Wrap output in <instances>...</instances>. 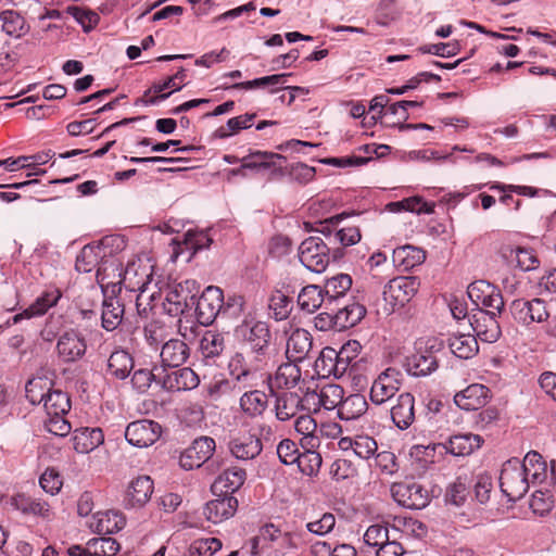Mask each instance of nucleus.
Returning <instances> with one entry per match:
<instances>
[{
	"mask_svg": "<svg viewBox=\"0 0 556 556\" xmlns=\"http://www.w3.org/2000/svg\"><path fill=\"white\" fill-rule=\"evenodd\" d=\"M300 451L294 441L285 439L277 446V455L285 465L296 464L300 459Z\"/></svg>",
	"mask_w": 556,
	"mask_h": 556,
	"instance_id": "obj_64",
	"label": "nucleus"
},
{
	"mask_svg": "<svg viewBox=\"0 0 556 556\" xmlns=\"http://www.w3.org/2000/svg\"><path fill=\"white\" fill-rule=\"evenodd\" d=\"M153 264L146 256L132 257L128 261L123 273H118L121 279L117 282L108 280L109 267L101 266L97 271V281L103 293H113L122 291V286L126 291L136 293V304L139 308L140 301L147 291H150L153 283Z\"/></svg>",
	"mask_w": 556,
	"mask_h": 556,
	"instance_id": "obj_2",
	"label": "nucleus"
},
{
	"mask_svg": "<svg viewBox=\"0 0 556 556\" xmlns=\"http://www.w3.org/2000/svg\"><path fill=\"white\" fill-rule=\"evenodd\" d=\"M316 367L325 376H333L336 378L343 377L341 370L342 367L338 365L333 348L326 346L321 350L318 358L316 359Z\"/></svg>",
	"mask_w": 556,
	"mask_h": 556,
	"instance_id": "obj_51",
	"label": "nucleus"
},
{
	"mask_svg": "<svg viewBox=\"0 0 556 556\" xmlns=\"http://www.w3.org/2000/svg\"><path fill=\"white\" fill-rule=\"evenodd\" d=\"M48 416L66 415L71 409V401L66 393L52 389L43 402Z\"/></svg>",
	"mask_w": 556,
	"mask_h": 556,
	"instance_id": "obj_49",
	"label": "nucleus"
},
{
	"mask_svg": "<svg viewBox=\"0 0 556 556\" xmlns=\"http://www.w3.org/2000/svg\"><path fill=\"white\" fill-rule=\"evenodd\" d=\"M312 350V338L308 331L295 329L287 341V357L295 363L305 359Z\"/></svg>",
	"mask_w": 556,
	"mask_h": 556,
	"instance_id": "obj_27",
	"label": "nucleus"
},
{
	"mask_svg": "<svg viewBox=\"0 0 556 556\" xmlns=\"http://www.w3.org/2000/svg\"><path fill=\"white\" fill-rule=\"evenodd\" d=\"M391 494L399 505L409 509H421L429 503L428 491L419 483L413 481L393 483Z\"/></svg>",
	"mask_w": 556,
	"mask_h": 556,
	"instance_id": "obj_10",
	"label": "nucleus"
},
{
	"mask_svg": "<svg viewBox=\"0 0 556 556\" xmlns=\"http://www.w3.org/2000/svg\"><path fill=\"white\" fill-rule=\"evenodd\" d=\"M546 478V463L538 452L531 451L523 460L514 457L503 464L500 488L508 501L517 502L527 494L531 484L542 483Z\"/></svg>",
	"mask_w": 556,
	"mask_h": 556,
	"instance_id": "obj_1",
	"label": "nucleus"
},
{
	"mask_svg": "<svg viewBox=\"0 0 556 556\" xmlns=\"http://www.w3.org/2000/svg\"><path fill=\"white\" fill-rule=\"evenodd\" d=\"M86 350L85 337L75 330L65 331L59 337L56 351L59 357L65 363L80 359L85 355Z\"/></svg>",
	"mask_w": 556,
	"mask_h": 556,
	"instance_id": "obj_18",
	"label": "nucleus"
},
{
	"mask_svg": "<svg viewBox=\"0 0 556 556\" xmlns=\"http://www.w3.org/2000/svg\"><path fill=\"white\" fill-rule=\"evenodd\" d=\"M283 160V156L276 153L255 151L241 159L243 168L252 170H271L280 169L277 161Z\"/></svg>",
	"mask_w": 556,
	"mask_h": 556,
	"instance_id": "obj_34",
	"label": "nucleus"
},
{
	"mask_svg": "<svg viewBox=\"0 0 556 556\" xmlns=\"http://www.w3.org/2000/svg\"><path fill=\"white\" fill-rule=\"evenodd\" d=\"M361 350L362 345L356 340L348 341L338 351L334 349V356L338 359V365L342 367L343 376L346 374L352 363L358 357Z\"/></svg>",
	"mask_w": 556,
	"mask_h": 556,
	"instance_id": "obj_53",
	"label": "nucleus"
},
{
	"mask_svg": "<svg viewBox=\"0 0 556 556\" xmlns=\"http://www.w3.org/2000/svg\"><path fill=\"white\" fill-rule=\"evenodd\" d=\"M268 406V396L265 392L260 390L249 391L240 397V408L242 412L251 417L261 416Z\"/></svg>",
	"mask_w": 556,
	"mask_h": 556,
	"instance_id": "obj_39",
	"label": "nucleus"
},
{
	"mask_svg": "<svg viewBox=\"0 0 556 556\" xmlns=\"http://www.w3.org/2000/svg\"><path fill=\"white\" fill-rule=\"evenodd\" d=\"M61 298L59 290L45 292L39 296L31 305H29L23 313L13 316V323L16 324L23 318H31L35 316H41L47 311L54 306Z\"/></svg>",
	"mask_w": 556,
	"mask_h": 556,
	"instance_id": "obj_35",
	"label": "nucleus"
},
{
	"mask_svg": "<svg viewBox=\"0 0 556 556\" xmlns=\"http://www.w3.org/2000/svg\"><path fill=\"white\" fill-rule=\"evenodd\" d=\"M134 367L132 357L124 350L113 352L108 361V371L117 379H125Z\"/></svg>",
	"mask_w": 556,
	"mask_h": 556,
	"instance_id": "obj_44",
	"label": "nucleus"
},
{
	"mask_svg": "<svg viewBox=\"0 0 556 556\" xmlns=\"http://www.w3.org/2000/svg\"><path fill=\"white\" fill-rule=\"evenodd\" d=\"M223 307L224 293L218 287L208 286L199 299L195 298L194 311L199 323L202 325L212 324L217 316L222 315Z\"/></svg>",
	"mask_w": 556,
	"mask_h": 556,
	"instance_id": "obj_8",
	"label": "nucleus"
},
{
	"mask_svg": "<svg viewBox=\"0 0 556 556\" xmlns=\"http://www.w3.org/2000/svg\"><path fill=\"white\" fill-rule=\"evenodd\" d=\"M295 431L303 435L301 442L306 448H318L320 446L317 429L318 425L309 415H302L295 419Z\"/></svg>",
	"mask_w": 556,
	"mask_h": 556,
	"instance_id": "obj_41",
	"label": "nucleus"
},
{
	"mask_svg": "<svg viewBox=\"0 0 556 556\" xmlns=\"http://www.w3.org/2000/svg\"><path fill=\"white\" fill-rule=\"evenodd\" d=\"M212 239L205 231L188 230L184 235V240H173L172 261L176 262L180 256L185 255V261L190 262L193 255L202 249L208 248Z\"/></svg>",
	"mask_w": 556,
	"mask_h": 556,
	"instance_id": "obj_16",
	"label": "nucleus"
},
{
	"mask_svg": "<svg viewBox=\"0 0 556 556\" xmlns=\"http://www.w3.org/2000/svg\"><path fill=\"white\" fill-rule=\"evenodd\" d=\"M237 339L244 342L252 354L264 356L269 348L271 333L265 321L244 319L235 329Z\"/></svg>",
	"mask_w": 556,
	"mask_h": 556,
	"instance_id": "obj_4",
	"label": "nucleus"
},
{
	"mask_svg": "<svg viewBox=\"0 0 556 556\" xmlns=\"http://www.w3.org/2000/svg\"><path fill=\"white\" fill-rule=\"evenodd\" d=\"M404 366L409 375L420 377L434 371L438 362L432 354L415 353L406 358Z\"/></svg>",
	"mask_w": 556,
	"mask_h": 556,
	"instance_id": "obj_40",
	"label": "nucleus"
},
{
	"mask_svg": "<svg viewBox=\"0 0 556 556\" xmlns=\"http://www.w3.org/2000/svg\"><path fill=\"white\" fill-rule=\"evenodd\" d=\"M313 397H316L319 406L327 410L339 409L344 397V390L339 384L329 383L324 386L318 392H315Z\"/></svg>",
	"mask_w": 556,
	"mask_h": 556,
	"instance_id": "obj_47",
	"label": "nucleus"
},
{
	"mask_svg": "<svg viewBox=\"0 0 556 556\" xmlns=\"http://www.w3.org/2000/svg\"><path fill=\"white\" fill-rule=\"evenodd\" d=\"M190 355V349L184 340L169 339L162 345V368L178 367L186 363Z\"/></svg>",
	"mask_w": 556,
	"mask_h": 556,
	"instance_id": "obj_26",
	"label": "nucleus"
},
{
	"mask_svg": "<svg viewBox=\"0 0 556 556\" xmlns=\"http://www.w3.org/2000/svg\"><path fill=\"white\" fill-rule=\"evenodd\" d=\"M222 548V542L216 538L199 539L191 543L189 556H213Z\"/></svg>",
	"mask_w": 556,
	"mask_h": 556,
	"instance_id": "obj_62",
	"label": "nucleus"
},
{
	"mask_svg": "<svg viewBox=\"0 0 556 556\" xmlns=\"http://www.w3.org/2000/svg\"><path fill=\"white\" fill-rule=\"evenodd\" d=\"M420 287L417 277H396L389 281L383 290V299L393 309L403 307L416 295Z\"/></svg>",
	"mask_w": 556,
	"mask_h": 556,
	"instance_id": "obj_7",
	"label": "nucleus"
},
{
	"mask_svg": "<svg viewBox=\"0 0 556 556\" xmlns=\"http://www.w3.org/2000/svg\"><path fill=\"white\" fill-rule=\"evenodd\" d=\"M301 379V370L295 363L281 364L274 377L273 386L279 389L294 388Z\"/></svg>",
	"mask_w": 556,
	"mask_h": 556,
	"instance_id": "obj_48",
	"label": "nucleus"
},
{
	"mask_svg": "<svg viewBox=\"0 0 556 556\" xmlns=\"http://www.w3.org/2000/svg\"><path fill=\"white\" fill-rule=\"evenodd\" d=\"M483 440L480 435L465 433L451 437L443 446L446 452L454 456H467L478 450Z\"/></svg>",
	"mask_w": 556,
	"mask_h": 556,
	"instance_id": "obj_31",
	"label": "nucleus"
},
{
	"mask_svg": "<svg viewBox=\"0 0 556 556\" xmlns=\"http://www.w3.org/2000/svg\"><path fill=\"white\" fill-rule=\"evenodd\" d=\"M73 445L77 453L87 454L96 450L104 442V435L100 428H79L74 431Z\"/></svg>",
	"mask_w": 556,
	"mask_h": 556,
	"instance_id": "obj_29",
	"label": "nucleus"
},
{
	"mask_svg": "<svg viewBox=\"0 0 556 556\" xmlns=\"http://www.w3.org/2000/svg\"><path fill=\"white\" fill-rule=\"evenodd\" d=\"M368 408L367 401L364 395L355 393L348 397H343L342 404L339 406L338 416L343 420H353L361 417Z\"/></svg>",
	"mask_w": 556,
	"mask_h": 556,
	"instance_id": "obj_43",
	"label": "nucleus"
},
{
	"mask_svg": "<svg viewBox=\"0 0 556 556\" xmlns=\"http://www.w3.org/2000/svg\"><path fill=\"white\" fill-rule=\"evenodd\" d=\"M426 260V253L422 249L414 245H403L393 250V264L403 271L413 269L422 264Z\"/></svg>",
	"mask_w": 556,
	"mask_h": 556,
	"instance_id": "obj_30",
	"label": "nucleus"
},
{
	"mask_svg": "<svg viewBox=\"0 0 556 556\" xmlns=\"http://www.w3.org/2000/svg\"><path fill=\"white\" fill-rule=\"evenodd\" d=\"M352 286V278L346 274H339L327 280L325 285L326 299L329 304L345 294Z\"/></svg>",
	"mask_w": 556,
	"mask_h": 556,
	"instance_id": "obj_52",
	"label": "nucleus"
},
{
	"mask_svg": "<svg viewBox=\"0 0 556 556\" xmlns=\"http://www.w3.org/2000/svg\"><path fill=\"white\" fill-rule=\"evenodd\" d=\"M3 31L14 38H21L29 31V25L24 16L14 10H5L0 13Z\"/></svg>",
	"mask_w": 556,
	"mask_h": 556,
	"instance_id": "obj_42",
	"label": "nucleus"
},
{
	"mask_svg": "<svg viewBox=\"0 0 556 556\" xmlns=\"http://www.w3.org/2000/svg\"><path fill=\"white\" fill-rule=\"evenodd\" d=\"M508 257L511 262L515 261L516 266L523 271L535 269L540 264L535 253L532 250L526 248L510 249Z\"/></svg>",
	"mask_w": 556,
	"mask_h": 556,
	"instance_id": "obj_56",
	"label": "nucleus"
},
{
	"mask_svg": "<svg viewBox=\"0 0 556 556\" xmlns=\"http://www.w3.org/2000/svg\"><path fill=\"white\" fill-rule=\"evenodd\" d=\"M163 372L164 368L156 366L152 370L138 369L131 377L132 386L141 392L146 391L151 386L152 381L161 386Z\"/></svg>",
	"mask_w": 556,
	"mask_h": 556,
	"instance_id": "obj_55",
	"label": "nucleus"
},
{
	"mask_svg": "<svg viewBox=\"0 0 556 556\" xmlns=\"http://www.w3.org/2000/svg\"><path fill=\"white\" fill-rule=\"evenodd\" d=\"M52 389L53 382L51 379L47 377H36L28 380L26 383V397L34 405L43 404Z\"/></svg>",
	"mask_w": 556,
	"mask_h": 556,
	"instance_id": "obj_45",
	"label": "nucleus"
},
{
	"mask_svg": "<svg viewBox=\"0 0 556 556\" xmlns=\"http://www.w3.org/2000/svg\"><path fill=\"white\" fill-rule=\"evenodd\" d=\"M245 470L233 466L225 469L215 480L213 488L227 495L232 494L244 483Z\"/></svg>",
	"mask_w": 556,
	"mask_h": 556,
	"instance_id": "obj_33",
	"label": "nucleus"
},
{
	"mask_svg": "<svg viewBox=\"0 0 556 556\" xmlns=\"http://www.w3.org/2000/svg\"><path fill=\"white\" fill-rule=\"evenodd\" d=\"M316 448H307L305 453L300 454L298 467L302 473L306 476H314L321 467L323 458Z\"/></svg>",
	"mask_w": 556,
	"mask_h": 556,
	"instance_id": "obj_60",
	"label": "nucleus"
},
{
	"mask_svg": "<svg viewBox=\"0 0 556 556\" xmlns=\"http://www.w3.org/2000/svg\"><path fill=\"white\" fill-rule=\"evenodd\" d=\"M262 356L257 354L244 355L235 353L229 363V374L238 382L247 383L255 378L256 372L262 366Z\"/></svg>",
	"mask_w": 556,
	"mask_h": 556,
	"instance_id": "obj_17",
	"label": "nucleus"
},
{
	"mask_svg": "<svg viewBox=\"0 0 556 556\" xmlns=\"http://www.w3.org/2000/svg\"><path fill=\"white\" fill-rule=\"evenodd\" d=\"M228 450L237 459L249 460L261 454L263 445L261 439L249 431H232L229 434Z\"/></svg>",
	"mask_w": 556,
	"mask_h": 556,
	"instance_id": "obj_14",
	"label": "nucleus"
},
{
	"mask_svg": "<svg viewBox=\"0 0 556 556\" xmlns=\"http://www.w3.org/2000/svg\"><path fill=\"white\" fill-rule=\"evenodd\" d=\"M255 114H243L232 118H229L226 127H220L216 134L219 138H227L242 129L251 127Z\"/></svg>",
	"mask_w": 556,
	"mask_h": 556,
	"instance_id": "obj_61",
	"label": "nucleus"
},
{
	"mask_svg": "<svg viewBox=\"0 0 556 556\" xmlns=\"http://www.w3.org/2000/svg\"><path fill=\"white\" fill-rule=\"evenodd\" d=\"M447 342L451 352L463 359L475 356L479 350L477 338L469 333L452 334Z\"/></svg>",
	"mask_w": 556,
	"mask_h": 556,
	"instance_id": "obj_37",
	"label": "nucleus"
},
{
	"mask_svg": "<svg viewBox=\"0 0 556 556\" xmlns=\"http://www.w3.org/2000/svg\"><path fill=\"white\" fill-rule=\"evenodd\" d=\"M469 299L483 309L502 313L505 306L501 291L486 280H477L467 288Z\"/></svg>",
	"mask_w": 556,
	"mask_h": 556,
	"instance_id": "obj_11",
	"label": "nucleus"
},
{
	"mask_svg": "<svg viewBox=\"0 0 556 556\" xmlns=\"http://www.w3.org/2000/svg\"><path fill=\"white\" fill-rule=\"evenodd\" d=\"M501 313L483 308H477L469 316V324L476 333V338L486 343L496 342L501 334L498 317Z\"/></svg>",
	"mask_w": 556,
	"mask_h": 556,
	"instance_id": "obj_9",
	"label": "nucleus"
},
{
	"mask_svg": "<svg viewBox=\"0 0 556 556\" xmlns=\"http://www.w3.org/2000/svg\"><path fill=\"white\" fill-rule=\"evenodd\" d=\"M105 249L102 244H87L85 245L76 257L75 268L79 273H90L97 267L99 268L100 261L105 257ZM108 261L102 263L101 266L111 268L113 273L118 271L117 265Z\"/></svg>",
	"mask_w": 556,
	"mask_h": 556,
	"instance_id": "obj_19",
	"label": "nucleus"
},
{
	"mask_svg": "<svg viewBox=\"0 0 556 556\" xmlns=\"http://www.w3.org/2000/svg\"><path fill=\"white\" fill-rule=\"evenodd\" d=\"M225 349L224 336L214 330H206L200 341V350L204 357H216Z\"/></svg>",
	"mask_w": 556,
	"mask_h": 556,
	"instance_id": "obj_50",
	"label": "nucleus"
},
{
	"mask_svg": "<svg viewBox=\"0 0 556 556\" xmlns=\"http://www.w3.org/2000/svg\"><path fill=\"white\" fill-rule=\"evenodd\" d=\"M402 381L403 375L396 368L389 367L381 371L370 388L371 403L381 405L390 401L399 392Z\"/></svg>",
	"mask_w": 556,
	"mask_h": 556,
	"instance_id": "obj_6",
	"label": "nucleus"
},
{
	"mask_svg": "<svg viewBox=\"0 0 556 556\" xmlns=\"http://www.w3.org/2000/svg\"><path fill=\"white\" fill-rule=\"evenodd\" d=\"M324 303L329 304L324 289L317 285L304 287L298 295L299 306L302 311L307 313H314L320 308Z\"/></svg>",
	"mask_w": 556,
	"mask_h": 556,
	"instance_id": "obj_38",
	"label": "nucleus"
},
{
	"mask_svg": "<svg viewBox=\"0 0 556 556\" xmlns=\"http://www.w3.org/2000/svg\"><path fill=\"white\" fill-rule=\"evenodd\" d=\"M153 493V481L149 476H139L131 480L124 498L126 508L141 507Z\"/></svg>",
	"mask_w": 556,
	"mask_h": 556,
	"instance_id": "obj_21",
	"label": "nucleus"
},
{
	"mask_svg": "<svg viewBox=\"0 0 556 556\" xmlns=\"http://www.w3.org/2000/svg\"><path fill=\"white\" fill-rule=\"evenodd\" d=\"M144 338L150 345L157 346L159 344L166 342L169 336V328L160 320H152L144 326L143 329Z\"/></svg>",
	"mask_w": 556,
	"mask_h": 556,
	"instance_id": "obj_58",
	"label": "nucleus"
},
{
	"mask_svg": "<svg viewBox=\"0 0 556 556\" xmlns=\"http://www.w3.org/2000/svg\"><path fill=\"white\" fill-rule=\"evenodd\" d=\"M215 447L216 444L213 438L201 437L195 439L192 444L181 453L179 457L180 467L185 470L201 467L213 456Z\"/></svg>",
	"mask_w": 556,
	"mask_h": 556,
	"instance_id": "obj_13",
	"label": "nucleus"
},
{
	"mask_svg": "<svg viewBox=\"0 0 556 556\" xmlns=\"http://www.w3.org/2000/svg\"><path fill=\"white\" fill-rule=\"evenodd\" d=\"M510 312L514 319L525 326L532 323H542L548 318L545 303L541 299L530 301L523 299L514 300L510 304Z\"/></svg>",
	"mask_w": 556,
	"mask_h": 556,
	"instance_id": "obj_15",
	"label": "nucleus"
},
{
	"mask_svg": "<svg viewBox=\"0 0 556 556\" xmlns=\"http://www.w3.org/2000/svg\"><path fill=\"white\" fill-rule=\"evenodd\" d=\"M238 508V501L231 495L225 494L207 502L203 508V515L213 523H220L235 515Z\"/></svg>",
	"mask_w": 556,
	"mask_h": 556,
	"instance_id": "obj_22",
	"label": "nucleus"
},
{
	"mask_svg": "<svg viewBox=\"0 0 556 556\" xmlns=\"http://www.w3.org/2000/svg\"><path fill=\"white\" fill-rule=\"evenodd\" d=\"M200 286L193 279H186L167 286L163 307L170 316H178L192 309Z\"/></svg>",
	"mask_w": 556,
	"mask_h": 556,
	"instance_id": "obj_3",
	"label": "nucleus"
},
{
	"mask_svg": "<svg viewBox=\"0 0 556 556\" xmlns=\"http://www.w3.org/2000/svg\"><path fill=\"white\" fill-rule=\"evenodd\" d=\"M200 383L198 375L189 367L162 374L161 387L167 391H186L197 388Z\"/></svg>",
	"mask_w": 556,
	"mask_h": 556,
	"instance_id": "obj_20",
	"label": "nucleus"
},
{
	"mask_svg": "<svg viewBox=\"0 0 556 556\" xmlns=\"http://www.w3.org/2000/svg\"><path fill=\"white\" fill-rule=\"evenodd\" d=\"M182 85L174 81V78L168 77L163 83L153 84L152 87L146 92L144 97L149 93H154L153 97L146 100L147 104H156L167 99L174 91H178Z\"/></svg>",
	"mask_w": 556,
	"mask_h": 556,
	"instance_id": "obj_54",
	"label": "nucleus"
},
{
	"mask_svg": "<svg viewBox=\"0 0 556 556\" xmlns=\"http://www.w3.org/2000/svg\"><path fill=\"white\" fill-rule=\"evenodd\" d=\"M12 506L25 515H33L48 518L50 515V506L47 502L25 495L17 494L11 500Z\"/></svg>",
	"mask_w": 556,
	"mask_h": 556,
	"instance_id": "obj_36",
	"label": "nucleus"
},
{
	"mask_svg": "<svg viewBox=\"0 0 556 556\" xmlns=\"http://www.w3.org/2000/svg\"><path fill=\"white\" fill-rule=\"evenodd\" d=\"M291 76L290 73L283 74H274L269 76H264L260 78H255L253 80L237 83L231 86L235 89H253L258 87L266 86H283L287 83V78Z\"/></svg>",
	"mask_w": 556,
	"mask_h": 556,
	"instance_id": "obj_57",
	"label": "nucleus"
},
{
	"mask_svg": "<svg viewBox=\"0 0 556 556\" xmlns=\"http://www.w3.org/2000/svg\"><path fill=\"white\" fill-rule=\"evenodd\" d=\"M300 262L313 273H323L329 265V248L319 237H309L299 247Z\"/></svg>",
	"mask_w": 556,
	"mask_h": 556,
	"instance_id": "obj_5",
	"label": "nucleus"
},
{
	"mask_svg": "<svg viewBox=\"0 0 556 556\" xmlns=\"http://www.w3.org/2000/svg\"><path fill=\"white\" fill-rule=\"evenodd\" d=\"M554 505L553 495L549 491L536 490L530 500V508L534 514L545 515L547 514Z\"/></svg>",
	"mask_w": 556,
	"mask_h": 556,
	"instance_id": "obj_63",
	"label": "nucleus"
},
{
	"mask_svg": "<svg viewBox=\"0 0 556 556\" xmlns=\"http://www.w3.org/2000/svg\"><path fill=\"white\" fill-rule=\"evenodd\" d=\"M489 392L485 386L473 383L456 393L454 402L464 410H477L488 403Z\"/></svg>",
	"mask_w": 556,
	"mask_h": 556,
	"instance_id": "obj_23",
	"label": "nucleus"
},
{
	"mask_svg": "<svg viewBox=\"0 0 556 556\" xmlns=\"http://www.w3.org/2000/svg\"><path fill=\"white\" fill-rule=\"evenodd\" d=\"M126 521L123 515L115 510L98 511L92 515L89 527L99 534H113L122 530Z\"/></svg>",
	"mask_w": 556,
	"mask_h": 556,
	"instance_id": "obj_25",
	"label": "nucleus"
},
{
	"mask_svg": "<svg viewBox=\"0 0 556 556\" xmlns=\"http://www.w3.org/2000/svg\"><path fill=\"white\" fill-rule=\"evenodd\" d=\"M269 308L277 320H283L292 311V300L281 291H275L269 299Z\"/></svg>",
	"mask_w": 556,
	"mask_h": 556,
	"instance_id": "obj_59",
	"label": "nucleus"
},
{
	"mask_svg": "<svg viewBox=\"0 0 556 556\" xmlns=\"http://www.w3.org/2000/svg\"><path fill=\"white\" fill-rule=\"evenodd\" d=\"M162 433V427L149 419L130 422L125 430V439L136 447H148L154 444Z\"/></svg>",
	"mask_w": 556,
	"mask_h": 556,
	"instance_id": "obj_12",
	"label": "nucleus"
},
{
	"mask_svg": "<svg viewBox=\"0 0 556 556\" xmlns=\"http://www.w3.org/2000/svg\"><path fill=\"white\" fill-rule=\"evenodd\" d=\"M103 294L104 301L101 313L102 327L106 331H112L116 329L123 320L124 305L115 294L111 292Z\"/></svg>",
	"mask_w": 556,
	"mask_h": 556,
	"instance_id": "obj_28",
	"label": "nucleus"
},
{
	"mask_svg": "<svg viewBox=\"0 0 556 556\" xmlns=\"http://www.w3.org/2000/svg\"><path fill=\"white\" fill-rule=\"evenodd\" d=\"M390 416L399 429H407L415 420V397L408 392L400 394L391 406Z\"/></svg>",
	"mask_w": 556,
	"mask_h": 556,
	"instance_id": "obj_24",
	"label": "nucleus"
},
{
	"mask_svg": "<svg viewBox=\"0 0 556 556\" xmlns=\"http://www.w3.org/2000/svg\"><path fill=\"white\" fill-rule=\"evenodd\" d=\"M301 405L300 396L294 392H286L276 399V416L279 420L286 421L298 414Z\"/></svg>",
	"mask_w": 556,
	"mask_h": 556,
	"instance_id": "obj_46",
	"label": "nucleus"
},
{
	"mask_svg": "<svg viewBox=\"0 0 556 556\" xmlns=\"http://www.w3.org/2000/svg\"><path fill=\"white\" fill-rule=\"evenodd\" d=\"M366 308L364 305L353 302L339 308L338 312L331 317L333 327L343 330L354 327L365 316Z\"/></svg>",
	"mask_w": 556,
	"mask_h": 556,
	"instance_id": "obj_32",
	"label": "nucleus"
}]
</instances>
